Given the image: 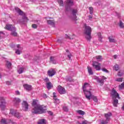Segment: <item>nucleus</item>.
<instances>
[{
	"label": "nucleus",
	"instance_id": "obj_1",
	"mask_svg": "<svg viewBox=\"0 0 124 124\" xmlns=\"http://www.w3.org/2000/svg\"><path fill=\"white\" fill-rule=\"evenodd\" d=\"M36 100H33L32 106L34 107L32 111L33 114H43L46 113V109H44L43 107L40 105L37 104Z\"/></svg>",
	"mask_w": 124,
	"mask_h": 124
},
{
	"label": "nucleus",
	"instance_id": "obj_2",
	"mask_svg": "<svg viewBox=\"0 0 124 124\" xmlns=\"http://www.w3.org/2000/svg\"><path fill=\"white\" fill-rule=\"evenodd\" d=\"M15 10L20 15H21L22 16V19L23 21L28 22L29 21V18L26 16V14L25 13H23L21 9H19L18 8H16Z\"/></svg>",
	"mask_w": 124,
	"mask_h": 124
},
{
	"label": "nucleus",
	"instance_id": "obj_3",
	"mask_svg": "<svg viewBox=\"0 0 124 124\" xmlns=\"http://www.w3.org/2000/svg\"><path fill=\"white\" fill-rule=\"evenodd\" d=\"M105 117L106 118V120L102 121L101 122V124H108L110 121V117L112 116V113L111 112H108V113L104 114Z\"/></svg>",
	"mask_w": 124,
	"mask_h": 124
},
{
	"label": "nucleus",
	"instance_id": "obj_4",
	"mask_svg": "<svg viewBox=\"0 0 124 124\" xmlns=\"http://www.w3.org/2000/svg\"><path fill=\"white\" fill-rule=\"evenodd\" d=\"M66 5L65 6L66 11H68L70 9V7L73 5V0H67L65 1Z\"/></svg>",
	"mask_w": 124,
	"mask_h": 124
},
{
	"label": "nucleus",
	"instance_id": "obj_5",
	"mask_svg": "<svg viewBox=\"0 0 124 124\" xmlns=\"http://www.w3.org/2000/svg\"><path fill=\"white\" fill-rule=\"evenodd\" d=\"M111 96L113 99H115V98H117V97L118 98V99H121L120 94H119V93H117V91L114 88L111 91Z\"/></svg>",
	"mask_w": 124,
	"mask_h": 124
},
{
	"label": "nucleus",
	"instance_id": "obj_6",
	"mask_svg": "<svg viewBox=\"0 0 124 124\" xmlns=\"http://www.w3.org/2000/svg\"><path fill=\"white\" fill-rule=\"evenodd\" d=\"M91 90H87L86 91H83V93L85 95L86 98L88 100H91V98H92L93 95L92 94V93L91 92Z\"/></svg>",
	"mask_w": 124,
	"mask_h": 124
},
{
	"label": "nucleus",
	"instance_id": "obj_7",
	"mask_svg": "<svg viewBox=\"0 0 124 124\" xmlns=\"http://www.w3.org/2000/svg\"><path fill=\"white\" fill-rule=\"evenodd\" d=\"M101 64H100V63L95 61L93 62V66L96 70H100L101 69Z\"/></svg>",
	"mask_w": 124,
	"mask_h": 124
},
{
	"label": "nucleus",
	"instance_id": "obj_8",
	"mask_svg": "<svg viewBox=\"0 0 124 124\" xmlns=\"http://www.w3.org/2000/svg\"><path fill=\"white\" fill-rule=\"evenodd\" d=\"M22 108L23 111H28L29 110V103L26 101H23L22 103Z\"/></svg>",
	"mask_w": 124,
	"mask_h": 124
},
{
	"label": "nucleus",
	"instance_id": "obj_9",
	"mask_svg": "<svg viewBox=\"0 0 124 124\" xmlns=\"http://www.w3.org/2000/svg\"><path fill=\"white\" fill-rule=\"evenodd\" d=\"M77 12H78V11L77 9H73L72 10V15L71 16V18L75 21L77 20V16H76Z\"/></svg>",
	"mask_w": 124,
	"mask_h": 124
},
{
	"label": "nucleus",
	"instance_id": "obj_10",
	"mask_svg": "<svg viewBox=\"0 0 124 124\" xmlns=\"http://www.w3.org/2000/svg\"><path fill=\"white\" fill-rule=\"evenodd\" d=\"M84 27L85 34H92V28H91V27L87 26V24H84Z\"/></svg>",
	"mask_w": 124,
	"mask_h": 124
},
{
	"label": "nucleus",
	"instance_id": "obj_11",
	"mask_svg": "<svg viewBox=\"0 0 124 124\" xmlns=\"http://www.w3.org/2000/svg\"><path fill=\"white\" fill-rule=\"evenodd\" d=\"M57 91H58V92L60 94H64L66 93L65 89L61 85L58 86Z\"/></svg>",
	"mask_w": 124,
	"mask_h": 124
},
{
	"label": "nucleus",
	"instance_id": "obj_12",
	"mask_svg": "<svg viewBox=\"0 0 124 124\" xmlns=\"http://www.w3.org/2000/svg\"><path fill=\"white\" fill-rule=\"evenodd\" d=\"M5 30H7L8 31H16V28L15 27L13 26V25L11 24H7L4 27Z\"/></svg>",
	"mask_w": 124,
	"mask_h": 124
},
{
	"label": "nucleus",
	"instance_id": "obj_13",
	"mask_svg": "<svg viewBox=\"0 0 124 124\" xmlns=\"http://www.w3.org/2000/svg\"><path fill=\"white\" fill-rule=\"evenodd\" d=\"M83 92H85L86 91H89V90H92L91 88V85L88 83L85 82L83 86Z\"/></svg>",
	"mask_w": 124,
	"mask_h": 124
},
{
	"label": "nucleus",
	"instance_id": "obj_14",
	"mask_svg": "<svg viewBox=\"0 0 124 124\" xmlns=\"http://www.w3.org/2000/svg\"><path fill=\"white\" fill-rule=\"evenodd\" d=\"M10 114L11 115H12L13 116H15V117H16V118H20V114L18 112H17L16 111H15L14 109H11Z\"/></svg>",
	"mask_w": 124,
	"mask_h": 124
},
{
	"label": "nucleus",
	"instance_id": "obj_15",
	"mask_svg": "<svg viewBox=\"0 0 124 124\" xmlns=\"http://www.w3.org/2000/svg\"><path fill=\"white\" fill-rule=\"evenodd\" d=\"M47 74L49 77H53L56 74V71L53 69H50L47 71Z\"/></svg>",
	"mask_w": 124,
	"mask_h": 124
},
{
	"label": "nucleus",
	"instance_id": "obj_16",
	"mask_svg": "<svg viewBox=\"0 0 124 124\" xmlns=\"http://www.w3.org/2000/svg\"><path fill=\"white\" fill-rule=\"evenodd\" d=\"M21 102V99L18 98H15L13 100V103L15 106H17V105H19V103Z\"/></svg>",
	"mask_w": 124,
	"mask_h": 124
},
{
	"label": "nucleus",
	"instance_id": "obj_17",
	"mask_svg": "<svg viewBox=\"0 0 124 124\" xmlns=\"http://www.w3.org/2000/svg\"><path fill=\"white\" fill-rule=\"evenodd\" d=\"M23 87L25 90H26V91H28V92L30 91H31V89L32 88L31 85L27 84H23Z\"/></svg>",
	"mask_w": 124,
	"mask_h": 124
},
{
	"label": "nucleus",
	"instance_id": "obj_18",
	"mask_svg": "<svg viewBox=\"0 0 124 124\" xmlns=\"http://www.w3.org/2000/svg\"><path fill=\"white\" fill-rule=\"evenodd\" d=\"M53 99H54V102L59 104L60 103V99L57 98V96H56V93H53Z\"/></svg>",
	"mask_w": 124,
	"mask_h": 124
},
{
	"label": "nucleus",
	"instance_id": "obj_19",
	"mask_svg": "<svg viewBox=\"0 0 124 124\" xmlns=\"http://www.w3.org/2000/svg\"><path fill=\"white\" fill-rule=\"evenodd\" d=\"M113 102H112L113 105L114 107H118V104H119V100L116 98L113 99Z\"/></svg>",
	"mask_w": 124,
	"mask_h": 124
},
{
	"label": "nucleus",
	"instance_id": "obj_20",
	"mask_svg": "<svg viewBox=\"0 0 124 124\" xmlns=\"http://www.w3.org/2000/svg\"><path fill=\"white\" fill-rule=\"evenodd\" d=\"M50 62H52V63H53V64H56V63H57V62L56 61V59L54 56H51L50 57Z\"/></svg>",
	"mask_w": 124,
	"mask_h": 124
},
{
	"label": "nucleus",
	"instance_id": "obj_21",
	"mask_svg": "<svg viewBox=\"0 0 124 124\" xmlns=\"http://www.w3.org/2000/svg\"><path fill=\"white\" fill-rule=\"evenodd\" d=\"M11 65H12L11 62L7 60H6V66L7 68H9V69H10V68H11Z\"/></svg>",
	"mask_w": 124,
	"mask_h": 124
},
{
	"label": "nucleus",
	"instance_id": "obj_22",
	"mask_svg": "<svg viewBox=\"0 0 124 124\" xmlns=\"http://www.w3.org/2000/svg\"><path fill=\"white\" fill-rule=\"evenodd\" d=\"M46 88L48 89V90H50V89H52L53 88V84H52V83L51 82H48L46 83Z\"/></svg>",
	"mask_w": 124,
	"mask_h": 124
},
{
	"label": "nucleus",
	"instance_id": "obj_23",
	"mask_svg": "<svg viewBox=\"0 0 124 124\" xmlns=\"http://www.w3.org/2000/svg\"><path fill=\"white\" fill-rule=\"evenodd\" d=\"M87 69L89 75H93V69H92V67L88 66Z\"/></svg>",
	"mask_w": 124,
	"mask_h": 124
},
{
	"label": "nucleus",
	"instance_id": "obj_24",
	"mask_svg": "<svg viewBox=\"0 0 124 124\" xmlns=\"http://www.w3.org/2000/svg\"><path fill=\"white\" fill-rule=\"evenodd\" d=\"M46 22L48 25H51V26H52L53 27L55 26V21L54 20H47Z\"/></svg>",
	"mask_w": 124,
	"mask_h": 124
},
{
	"label": "nucleus",
	"instance_id": "obj_25",
	"mask_svg": "<svg viewBox=\"0 0 124 124\" xmlns=\"http://www.w3.org/2000/svg\"><path fill=\"white\" fill-rule=\"evenodd\" d=\"M91 34H85V38L88 41H91V39H92V36Z\"/></svg>",
	"mask_w": 124,
	"mask_h": 124
},
{
	"label": "nucleus",
	"instance_id": "obj_26",
	"mask_svg": "<svg viewBox=\"0 0 124 124\" xmlns=\"http://www.w3.org/2000/svg\"><path fill=\"white\" fill-rule=\"evenodd\" d=\"M65 38H66V39H74V35H68L67 34H65Z\"/></svg>",
	"mask_w": 124,
	"mask_h": 124
},
{
	"label": "nucleus",
	"instance_id": "obj_27",
	"mask_svg": "<svg viewBox=\"0 0 124 124\" xmlns=\"http://www.w3.org/2000/svg\"><path fill=\"white\" fill-rule=\"evenodd\" d=\"M97 82L100 84V86H103V85L104 84V80H103V79H100L99 78H97Z\"/></svg>",
	"mask_w": 124,
	"mask_h": 124
},
{
	"label": "nucleus",
	"instance_id": "obj_28",
	"mask_svg": "<svg viewBox=\"0 0 124 124\" xmlns=\"http://www.w3.org/2000/svg\"><path fill=\"white\" fill-rule=\"evenodd\" d=\"M108 40L109 42H111V43L112 42L115 43L116 41L113 36H110L108 37Z\"/></svg>",
	"mask_w": 124,
	"mask_h": 124
},
{
	"label": "nucleus",
	"instance_id": "obj_29",
	"mask_svg": "<svg viewBox=\"0 0 124 124\" xmlns=\"http://www.w3.org/2000/svg\"><path fill=\"white\" fill-rule=\"evenodd\" d=\"M77 113H78V114H79V115H81L82 116H84V115H85V114H86V113L81 110H78L77 111Z\"/></svg>",
	"mask_w": 124,
	"mask_h": 124
},
{
	"label": "nucleus",
	"instance_id": "obj_30",
	"mask_svg": "<svg viewBox=\"0 0 124 124\" xmlns=\"http://www.w3.org/2000/svg\"><path fill=\"white\" fill-rule=\"evenodd\" d=\"M38 124H46V123L45 122V119H41L38 122Z\"/></svg>",
	"mask_w": 124,
	"mask_h": 124
},
{
	"label": "nucleus",
	"instance_id": "obj_31",
	"mask_svg": "<svg viewBox=\"0 0 124 124\" xmlns=\"http://www.w3.org/2000/svg\"><path fill=\"white\" fill-rule=\"evenodd\" d=\"M118 88L120 90H124V82L122 83L120 85H119Z\"/></svg>",
	"mask_w": 124,
	"mask_h": 124
},
{
	"label": "nucleus",
	"instance_id": "obj_32",
	"mask_svg": "<svg viewBox=\"0 0 124 124\" xmlns=\"http://www.w3.org/2000/svg\"><path fill=\"white\" fill-rule=\"evenodd\" d=\"M119 27H120V28H121V29H124V23H123V21H122V20H120Z\"/></svg>",
	"mask_w": 124,
	"mask_h": 124
},
{
	"label": "nucleus",
	"instance_id": "obj_33",
	"mask_svg": "<svg viewBox=\"0 0 124 124\" xmlns=\"http://www.w3.org/2000/svg\"><path fill=\"white\" fill-rule=\"evenodd\" d=\"M95 58L98 61V62H100V61H102V56L99 55L96 56Z\"/></svg>",
	"mask_w": 124,
	"mask_h": 124
},
{
	"label": "nucleus",
	"instance_id": "obj_34",
	"mask_svg": "<svg viewBox=\"0 0 124 124\" xmlns=\"http://www.w3.org/2000/svg\"><path fill=\"white\" fill-rule=\"evenodd\" d=\"M113 69H114L115 71H118V70L120 69V68L119 67V65L118 64H115V65L113 66Z\"/></svg>",
	"mask_w": 124,
	"mask_h": 124
},
{
	"label": "nucleus",
	"instance_id": "obj_35",
	"mask_svg": "<svg viewBox=\"0 0 124 124\" xmlns=\"http://www.w3.org/2000/svg\"><path fill=\"white\" fill-rule=\"evenodd\" d=\"M0 101H1V103H3V104H5V99L3 97H0Z\"/></svg>",
	"mask_w": 124,
	"mask_h": 124
},
{
	"label": "nucleus",
	"instance_id": "obj_36",
	"mask_svg": "<svg viewBox=\"0 0 124 124\" xmlns=\"http://www.w3.org/2000/svg\"><path fill=\"white\" fill-rule=\"evenodd\" d=\"M24 69H25V68H20L18 70V72L19 74H22V73L24 72Z\"/></svg>",
	"mask_w": 124,
	"mask_h": 124
},
{
	"label": "nucleus",
	"instance_id": "obj_37",
	"mask_svg": "<svg viewBox=\"0 0 124 124\" xmlns=\"http://www.w3.org/2000/svg\"><path fill=\"white\" fill-rule=\"evenodd\" d=\"M124 74V73L120 71L118 72L117 75L118 76H119V77H122V76H123Z\"/></svg>",
	"mask_w": 124,
	"mask_h": 124
},
{
	"label": "nucleus",
	"instance_id": "obj_38",
	"mask_svg": "<svg viewBox=\"0 0 124 124\" xmlns=\"http://www.w3.org/2000/svg\"><path fill=\"white\" fill-rule=\"evenodd\" d=\"M0 107L1 110H4V109H5V104L1 103V104L0 105Z\"/></svg>",
	"mask_w": 124,
	"mask_h": 124
},
{
	"label": "nucleus",
	"instance_id": "obj_39",
	"mask_svg": "<svg viewBox=\"0 0 124 124\" xmlns=\"http://www.w3.org/2000/svg\"><path fill=\"white\" fill-rule=\"evenodd\" d=\"M1 124H7V122L6 121V119H2L1 120Z\"/></svg>",
	"mask_w": 124,
	"mask_h": 124
},
{
	"label": "nucleus",
	"instance_id": "obj_40",
	"mask_svg": "<svg viewBox=\"0 0 124 124\" xmlns=\"http://www.w3.org/2000/svg\"><path fill=\"white\" fill-rule=\"evenodd\" d=\"M11 34L13 36H17V35H18V34L16 32V31H13Z\"/></svg>",
	"mask_w": 124,
	"mask_h": 124
},
{
	"label": "nucleus",
	"instance_id": "obj_41",
	"mask_svg": "<svg viewBox=\"0 0 124 124\" xmlns=\"http://www.w3.org/2000/svg\"><path fill=\"white\" fill-rule=\"evenodd\" d=\"M58 2L61 6H63V1L62 0H58Z\"/></svg>",
	"mask_w": 124,
	"mask_h": 124
},
{
	"label": "nucleus",
	"instance_id": "obj_42",
	"mask_svg": "<svg viewBox=\"0 0 124 124\" xmlns=\"http://www.w3.org/2000/svg\"><path fill=\"white\" fill-rule=\"evenodd\" d=\"M98 37L99 38V40L101 41L102 40V35H101V33L99 32L98 33Z\"/></svg>",
	"mask_w": 124,
	"mask_h": 124
},
{
	"label": "nucleus",
	"instance_id": "obj_43",
	"mask_svg": "<svg viewBox=\"0 0 124 124\" xmlns=\"http://www.w3.org/2000/svg\"><path fill=\"white\" fill-rule=\"evenodd\" d=\"M90 13V14H93V7H89Z\"/></svg>",
	"mask_w": 124,
	"mask_h": 124
},
{
	"label": "nucleus",
	"instance_id": "obj_44",
	"mask_svg": "<svg viewBox=\"0 0 124 124\" xmlns=\"http://www.w3.org/2000/svg\"><path fill=\"white\" fill-rule=\"evenodd\" d=\"M91 98H93V101H94V102H97V98H96V96L92 95V97H91Z\"/></svg>",
	"mask_w": 124,
	"mask_h": 124
},
{
	"label": "nucleus",
	"instance_id": "obj_45",
	"mask_svg": "<svg viewBox=\"0 0 124 124\" xmlns=\"http://www.w3.org/2000/svg\"><path fill=\"white\" fill-rule=\"evenodd\" d=\"M15 53L17 55H20L22 53V51L19 49H16Z\"/></svg>",
	"mask_w": 124,
	"mask_h": 124
},
{
	"label": "nucleus",
	"instance_id": "obj_46",
	"mask_svg": "<svg viewBox=\"0 0 124 124\" xmlns=\"http://www.w3.org/2000/svg\"><path fill=\"white\" fill-rule=\"evenodd\" d=\"M115 81H116L117 82H123V78H117Z\"/></svg>",
	"mask_w": 124,
	"mask_h": 124
},
{
	"label": "nucleus",
	"instance_id": "obj_47",
	"mask_svg": "<svg viewBox=\"0 0 124 124\" xmlns=\"http://www.w3.org/2000/svg\"><path fill=\"white\" fill-rule=\"evenodd\" d=\"M102 71H104V72H106V73H109V71L107 70L106 68H103L102 69Z\"/></svg>",
	"mask_w": 124,
	"mask_h": 124
},
{
	"label": "nucleus",
	"instance_id": "obj_48",
	"mask_svg": "<svg viewBox=\"0 0 124 124\" xmlns=\"http://www.w3.org/2000/svg\"><path fill=\"white\" fill-rule=\"evenodd\" d=\"M63 109L65 112H68V108H67V107H63Z\"/></svg>",
	"mask_w": 124,
	"mask_h": 124
},
{
	"label": "nucleus",
	"instance_id": "obj_49",
	"mask_svg": "<svg viewBox=\"0 0 124 124\" xmlns=\"http://www.w3.org/2000/svg\"><path fill=\"white\" fill-rule=\"evenodd\" d=\"M31 27L33 29H37V25L35 24H32Z\"/></svg>",
	"mask_w": 124,
	"mask_h": 124
},
{
	"label": "nucleus",
	"instance_id": "obj_50",
	"mask_svg": "<svg viewBox=\"0 0 124 124\" xmlns=\"http://www.w3.org/2000/svg\"><path fill=\"white\" fill-rule=\"evenodd\" d=\"M16 47L18 49H23V47H20V45L19 44L16 45Z\"/></svg>",
	"mask_w": 124,
	"mask_h": 124
},
{
	"label": "nucleus",
	"instance_id": "obj_51",
	"mask_svg": "<svg viewBox=\"0 0 124 124\" xmlns=\"http://www.w3.org/2000/svg\"><path fill=\"white\" fill-rule=\"evenodd\" d=\"M88 122L87 120L82 122V124H88Z\"/></svg>",
	"mask_w": 124,
	"mask_h": 124
},
{
	"label": "nucleus",
	"instance_id": "obj_52",
	"mask_svg": "<svg viewBox=\"0 0 124 124\" xmlns=\"http://www.w3.org/2000/svg\"><path fill=\"white\" fill-rule=\"evenodd\" d=\"M16 94H17L18 95H20V92L18 91H16Z\"/></svg>",
	"mask_w": 124,
	"mask_h": 124
},
{
	"label": "nucleus",
	"instance_id": "obj_53",
	"mask_svg": "<svg viewBox=\"0 0 124 124\" xmlns=\"http://www.w3.org/2000/svg\"><path fill=\"white\" fill-rule=\"evenodd\" d=\"M48 113L49 115H50V116L53 115V112H52L51 111H48Z\"/></svg>",
	"mask_w": 124,
	"mask_h": 124
},
{
	"label": "nucleus",
	"instance_id": "obj_54",
	"mask_svg": "<svg viewBox=\"0 0 124 124\" xmlns=\"http://www.w3.org/2000/svg\"><path fill=\"white\" fill-rule=\"evenodd\" d=\"M45 80L46 81V82H49V78H45Z\"/></svg>",
	"mask_w": 124,
	"mask_h": 124
},
{
	"label": "nucleus",
	"instance_id": "obj_55",
	"mask_svg": "<svg viewBox=\"0 0 124 124\" xmlns=\"http://www.w3.org/2000/svg\"><path fill=\"white\" fill-rule=\"evenodd\" d=\"M88 17L90 20H92V19H93V16H89Z\"/></svg>",
	"mask_w": 124,
	"mask_h": 124
},
{
	"label": "nucleus",
	"instance_id": "obj_56",
	"mask_svg": "<svg viewBox=\"0 0 124 124\" xmlns=\"http://www.w3.org/2000/svg\"><path fill=\"white\" fill-rule=\"evenodd\" d=\"M102 78H103V79H103V81H104V80H106L107 79V78L104 76H103Z\"/></svg>",
	"mask_w": 124,
	"mask_h": 124
},
{
	"label": "nucleus",
	"instance_id": "obj_57",
	"mask_svg": "<svg viewBox=\"0 0 124 124\" xmlns=\"http://www.w3.org/2000/svg\"><path fill=\"white\" fill-rule=\"evenodd\" d=\"M67 57L69 58V59L70 60L71 59V54L68 55Z\"/></svg>",
	"mask_w": 124,
	"mask_h": 124
},
{
	"label": "nucleus",
	"instance_id": "obj_58",
	"mask_svg": "<svg viewBox=\"0 0 124 124\" xmlns=\"http://www.w3.org/2000/svg\"><path fill=\"white\" fill-rule=\"evenodd\" d=\"M6 84L7 85H10L11 83L10 82H9V81H7V82H6Z\"/></svg>",
	"mask_w": 124,
	"mask_h": 124
},
{
	"label": "nucleus",
	"instance_id": "obj_59",
	"mask_svg": "<svg viewBox=\"0 0 124 124\" xmlns=\"http://www.w3.org/2000/svg\"><path fill=\"white\" fill-rule=\"evenodd\" d=\"M44 97H46H46H47V95H46V94H44Z\"/></svg>",
	"mask_w": 124,
	"mask_h": 124
},
{
	"label": "nucleus",
	"instance_id": "obj_60",
	"mask_svg": "<svg viewBox=\"0 0 124 124\" xmlns=\"http://www.w3.org/2000/svg\"><path fill=\"white\" fill-rule=\"evenodd\" d=\"M113 58H114V59H117V55H114Z\"/></svg>",
	"mask_w": 124,
	"mask_h": 124
},
{
	"label": "nucleus",
	"instance_id": "obj_61",
	"mask_svg": "<svg viewBox=\"0 0 124 124\" xmlns=\"http://www.w3.org/2000/svg\"><path fill=\"white\" fill-rule=\"evenodd\" d=\"M122 109H123V110H124V105H123V106L122 107Z\"/></svg>",
	"mask_w": 124,
	"mask_h": 124
},
{
	"label": "nucleus",
	"instance_id": "obj_62",
	"mask_svg": "<svg viewBox=\"0 0 124 124\" xmlns=\"http://www.w3.org/2000/svg\"><path fill=\"white\" fill-rule=\"evenodd\" d=\"M66 52L67 53H68L69 50H68V49H66Z\"/></svg>",
	"mask_w": 124,
	"mask_h": 124
},
{
	"label": "nucleus",
	"instance_id": "obj_63",
	"mask_svg": "<svg viewBox=\"0 0 124 124\" xmlns=\"http://www.w3.org/2000/svg\"><path fill=\"white\" fill-rule=\"evenodd\" d=\"M1 74L0 73V78H1Z\"/></svg>",
	"mask_w": 124,
	"mask_h": 124
},
{
	"label": "nucleus",
	"instance_id": "obj_64",
	"mask_svg": "<svg viewBox=\"0 0 124 124\" xmlns=\"http://www.w3.org/2000/svg\"><path fill=\"white\" fill-rule=\"evenodd\" d=\"M49 19H52V17H50Z\"/></svg>",
	"mask_w": 124,
	"mask_h": 124
}]
</instances>
